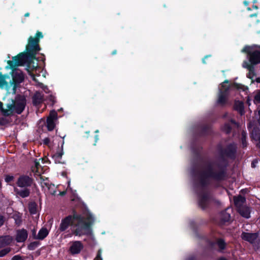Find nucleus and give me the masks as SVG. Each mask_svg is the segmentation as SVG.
Returning <instances> with one entry per match:
<instances>
[{"label":"nucleus","mask_w":260,"mask_h":260,"mask_svg":"<svg viewBox=\"0 0 260 260\" xmlns=\"http://www.w3.org/2000/svg\"><path fill=\"white\" fill-rule=\"evenodd\" d=\"M237 152V145L233 142L228 144L224 148H218L219 161L216 163L217 170L214 171L211 163H208L204 170L196 172L198 177L199 184L203 188L207 187L210 184L209 179L211 178L217 182L224 181L228 178V167L229 161L227 159L232 160L236 159Z\"/></svg>","instance_id":"1"},{"label":"nucleus","mask_w":260,"mask_h":260,"mask_svg":"<svg viewBox=\"0 0 260 260\" xmlns=\"http://www.w3.org/2000/svg\"><path fill=\"white\" fill-rule=\"evenodd\" d=\"M43 37L42 32L37 31L34 37L30 36L28 38L25 51L12 57L13 60L20 62V66L26 64V70L35 82H37V80L32 72L37 70L38 65L35 64L34 60H37L36 55L41 49L39 44L40 39Z\"/></svg>","instance_id":"2"},{"label":"nucleus","mask_w":260,"mask_h":260,"mask_svg":"<svg viewBox=\"0 0 260 260\" xmlns=\"http://www.w3.org/2000/svg\"><path fill=\"white\" fill-rule=\"evenodd\" d=\"M86 220L81 214L73 210L72 215H69L61 219L58 231L64 232L70 226H73L76 227L73 231L74 235L79 236L83 235H90L92 234L91 226L94 222V218L89 214L86 217Z\"/></svg>","instance_id":"3"},{"label":"nucleus","mask_w":260,"mask_h":260,"mask_svg":"<svg viewBox=\"0 0 260 260\" xmlns=\"http://www.w3.org/2000/svg\"><path fill=\"white\" fill-rule=\"evenodd\" d=\"M20 62L16 61L14 60L7 61L8 65L6 67V69H11V75L12 79L10 83L13 86V89L15 91L18 85L22 83L24 80V76L21 70L17 67L20 66Z\"/></svg>","instance_id":"4"},{"label":"nucleus","mask_w":260,"mask_h":260,"mask_svg":"<svg viewBox=\"0 0 260 260\" xmlns=\"http://www.w3.org/2000/svg\"><path fill=\"white\" fill-rule=\"evenodd\" d=\"M229 82V80H225L221 84L222 89H219L218 99L217 101V104L219 106H223L227 103L230 88H234L237 90H241L242 91H245L246 89H248L247 87H245L244 85L236 82L230 85H226L224 84V83H228Z\"/></svg>","instance_id":"5"},{"label":"nucleus","mask_w":260,"mask_h":260,"mask_svg":"<svg viewBox=\"0 0 260 260\" xmlns=\"http://www.w3.org/2000/svg\"><path fill=\"white\" fill-rule=\"evenodd\" d=\"M34 179L27 175H21L16 182L17 185L23 189L18 190L15 189V191L17 194L22 198L28 197L30 193V189L28 187H30L34 183Z\"/></svg>","instance_id":"6"},{"label":"nucleus","mask_w":260,"mask_h":260,"mask_svg":"<svg viewBox=\"0 0 260 260\" xmlns=\"http://www.w3.org/2000/svg\"><path fill=\"white\" fill-rule=\"evenodd\" d=\"M26 104V100L24 95L17 94L14 100H12V103L7 104V108L9 109L10 116L14 113L21 114L24 111Z\"/></svg>","instance_id":"7"},{"label":"nucleus","mask_w":260,"mask_h":260,"mask_svg":"<svg viewBox=\"0 0 260 260\" xmlns=\"http://www.w3.org/2000/svg\"><path fill=\"white\" fill-rule=\"evenodd\" d=\"M242 52L247 54L251 64L254 65L260 63V51H252L250 47L245 46L242 49Z\"/></svg>","instance_id":"8"},{"label":"nucleus","mask_w":260,"mask_h":260,"mask_svg":"<svg viewBox=\"0 0 260 260\" xmlns=\"http://www.w3.org/2000/svg\"><path fill=\"white\" fill-rule=\"evenodd\" d=\"M198 198V205L202 210H205L208 207L210 201H214L213 197L208 192L199 193Z\"/></svg>","instance_id":"9"},{"label":"nucleus","mask_w":260,"mask_h":260,"mask_svg":"<svg viewBox=\"0 0 260 260\" xmlns=\"http://www.w3.org/2000/svg\"><path fill=\"white\" fill-rule=\"evenodd\" d=\"M241 237L242 240L247 241L251 244H253L258 237V234L257 233H247L243 232L241 234Z\"/></svg>","instance_id":"10"},{"label":"nucleus","mask_w":260,"mask_h":260,"mask_svg":"<svg viewBox=\"0 0 260 260\" xmlns=\"http://www.w3.org/2000/svg\"><path fill=\"white\" fill-rule=\"evenodd\" d=\"M83 247V245L81 241H75L72 243L70 247L69 251L72 254H76L79 253Z\"/></svg>","instance_id":"11"},{"label":"nucleus","mask_w":260,"mask_h":260,"mask_svg":"<svg viewBox=\"0 0 260 260\" xmlns=\"http://www.w3.org/2000/svg\"><path fill=\"white\" fill-rule=\"evenodd\" d=\"M28 233L26 230L22 229L17 231L16 240L17 242H24L27 239Z\"/></svg>","instance_id":"12"},{"label":"nucleus","mask_w":260,"mask_h":260,"mask_svg":"<svg viewBox=\"0 0 260 260\" xmlns=\"http://www.w3.org/2000/svg\"><path fill=\"white\" fill-rule=\"evenodd\" d=\"M233 109L235 111L238 112L241 116L244 115V105L242 101L235 100L234 102Z\"/></svg>","instance_id":"13"},{"label":"nucleus","mask_w":260,"mask_h":260,"mask_svg":"<svg viewBox=\"0 0 260 260\" xmlns=\"http://www.w3.org/2000/svg\"><path fill=\"white\" fill-rule=\"evenodd\" d=\"M64 144V141H62L61 145V147H58L57 151L52 155V157L54 159L55 161L56 162L57 161L58 163H60L59 159H60L62 157V155L63 154V146Z\"/></svg>","instance_id":"14"},{"label":"nucleus","mask_w":260,"mask_h":260,"mask_svg":"<svg viewBox=\"0 0 260 260\" xmlns=\"http://www.w3.org/2000/svg\"><path fill=\"white\" fill-rule=\"evenodd\" d=\"M12 241V237L9 235L0 236V248L9 245Z\"/></svg>","instance_id":"15"},{"label":"nucleus","mask_w":260,"mask_h":260,"mask_svg":"<svg viewBox=\"0 0 260 260\" xmlns=\"http://www.w3.org/2000/svg\"><path fill=\"white\" fill-rule=\"evenodd\" d=\"M235 206L237 208L243 206V204L246 202V198L241 196H234L233 198Z\"/></svg>","instance_id":"16"},{"label":"nucleus","mask_w":260,"mask_h":260,"mask_svg":"<svg viewBox=\"0 0 260 260\" xmlns=\"http://www.w3.org/2000/svg\"><path fill=\"white\" fill-rule=\"evenodd\" d=\"M43 102V94L40 92H36L32 96V102L34 105L37 106Z\"/></svg>","instance_id":"17"},{"label":"nucleus","mask_w":260,"mask_h":260,"mask_svg":"<svg viewBox=\"0 0 260 260\" xmlns=\"http://www.w3.org/2000/svg\"><path fill=\"white\" fill-rule=\"evenodd\" d=\"M238 212L243 217L249 218L250 217V211L249 208L246 206H242L237 208Z\"/></svg>","instance_id":"18"},{"label":"nucleus","mask_w":260,"mask_h":260,"mask_svg":"<svg viewBox=\"0 0 260 260\" xmlns=\"http://www.w3.org/2000/svg\"><path fill=\"white\" fill-rule=\"evenodd\" d=\"M220 222L222 224H224L225 222H229L231 220V215L227 213L225 210L220 212Z\"/></svg>","instance_id":"19"},{"label":"nucleus","mask_w":260,"mask_h":260,"mask_svg":"<svg viewBox=\"0 0 260 260\" xmlns=\"http://www.w3.org/2000/svg\"><path fill=\"white\" fill-rule=\"evenodd\" d=\"M216 243L218 247V251L222 252L226 248L227 244L224 240L222 238H217L216 240Z\"/></svg>","instance_id":"20"},{"label":"nucleus","mask_w":260,"mask_h":260,"mask_svg":"<svg viewBox=\"0 0 260 260\" xmlns=\"http://www.w3.org/2000/svg\"><path fill=\"white\" fill-rule=\"evenodd\" d=\"M211 133V126L209 125H205L201 127L199 133L201 136H205L210 135Z\"/></svg>","instance_id":"21"},{"label":"nucleus","mask_w":260,"mask_h":260,"mask_svg":"<svg viewBox=\"0 0 260 260\" xmlns=\"http://www.w3.org/2000/svg\"><path fill=\"white\" fill-rule=\"evenodd\" d=\"M49 234V231L45 228H41L37 235V239L42 240L44 239Z\"/></svg>","instance_id":"22"},{"label":"nucleus","mask_w":260,"mask_h":260,"mask_svg":"<svg viewBox=\"0 0 260 260\" xmlns=\"http://www.w3.org/2000/svg\"><path fill=\"white\" fill-rule=\"evenodd\" d=\"M251 137L255 141H257L260 138V129L257 126H254L252 128L251 133Z\"/></svg>","instance_id":"23"},{"label":"nucleus","mask_w":260,"mask_h":260,"mask_svg":"<svg viewBox=\"0 0 260 260\" xmlns=\"http://www.w3.org/2000/svg\"><path fill=\"white\" fill-rule=\"evenodd\" d=\"M193 154L197 157L199 158L201 160L202 158H201V153L203 150V147L201 146H193L191 148Z\"/></svg>","instance_id":"24"},{"label":"nucleus","mask_w":260,"mask_h":260,"mask_svg":"<svg viewBox=\"0 0 260 260\" xmlns=\"http://www.w3.org/2000/svg\"><path fill=\"white\" fill-rule=\"evenodd\" d=\"M7 79H10V76L8 74L3 75L0 72V87H3L5 85H8V82L6 81Z\"/></svg>","instance_id":"25"},{"label":"nucleus","mask_w":260,"mask_h":260,"mask_svg":"<svg viewBox=\"0 0 260 260\" xmlns=\"http://www.w3.org/2000/svg\"><path fill=\"white\" fill-rule=\"evenodd\" d=\"M46 126L47 127V129L49 131H52V130H53L55 126L54 120L50 119V118H47Z\"/></svg>","instance_id":"26"},{"label":"nucleus","mask_w":260,"mask_h":260,"mask_svg":"<svg viewBox=\"0 0 260 260\" xmlns=\"http://www.w3.org/2000/svg\"><path fill=\"white\" fill-rule=\"evenodd\" d=\"M247 139V134L245 132L243 131L241 133V143L242 145L243 148H245L247 146V142L246 141Z\"/></svg>","instance_id":"27"},{"label":"nucleus","mask_w":260,"mask_h":260,"mask_svg":"<svg viewBox=\"0 0 260 260\" xmlns=\"http://www.w3.org/2000/svg\"><path fill=\"white\" fill-rule=\"evenodd\" d=\"M34 167H31L32 172L35 173V174H39L40 172L39 171V170L41 167V166L40 164V162L37 159H36L34 161Z\"/></svg>","instance_id":"28"},{"label":"nucleus","mask_w":260,"mask_h":260,"mask_svg":"<svg viewBox=\"0 0 260 260\" xmlns=\"http://www.w3.org/2000/svg\"><path fill=\"white\" fill-rule=\"evenodd\" d=\"M0 111L3 116L5 117L10 116L9 109H5L3 106V103L2 102H0Z\"/></svg>","instance_id":"29"},{"label":"nucleus","mask_w":260,"mask_h":260,"mask_svg":"<svg viewBox=\"0 0 260 260\" xmlns=\"http://www.w3.org/2000/svg\"><path fill=\"white\" fill-rule=\"evenodd\" d=\"M40 245L41 243L39 241H34L30 242L27 245V249L29 250H34Z\"/></svg>","instance_id":"30"},{"label":"nucleus","mask_w":260,"mask_h":260,"mask_svg":"<svg viewBox=\"0 0 260 260\" xmlns=\"http://www.w3.org/2000/svg\"><path fill=\"white\" fill-rule=\"evenodd\" d=\"M28 209L30 214H36L37 213V204L35 203L29 204Z\"/></svg>","instance_id":"31"},{"label":"nucleus","mask_w":260,"mask_h":260,"mask_svg":"<svg viewBox=\"0 0 260 260\" xmlns=\"http://www.w3.org/2000/svg\"><path fill=\"white\" fill-rule=\"evenodd\" d=\"M247 68L249 70V72L248 74L247 75V77L248 78H250V79H252V77L251 76V75L252 76H255V74L254 71V68L251 65H248V67H247Z\"/></svg>","instance_id":"32"},{"label":"nucleus","mask_w":260,"mask_h":260,"mask_svg":"<svg viewBox=\"0 0 260 260\" xmlns=\"http://www.w3.org/2000/svg\"><path fill=\"white\" fill-rule=\"evenodd\" d=\"M11 251L10 247H7L0 250V257H3L9 253Z\"/></svg>","instance_id":"33"},{"label":"nucleus","mask_w":260,"mask_h":260,"mask_svg":"<svg viewBox=\"0 0 260 260\" xmlns=\"http://www.w3.org/2000/svg\"><path fill=\"white\" fill-rule=\"evenodd\" d=\"M57 112L53 110L50 111L49 116L47 117V118H50V119H52L55 120L57 119Z\"/></svg>","instance_id":"34"},{"label":"nucleus","mask_w":260,"mask_h":260,"mask_svg":"<svg viewBox=\"0 0 260 260\" xmlns=\"http://www.w3.org/2000/svg\"><path fill=\"white\" fill-rule=\"evenodd\" d=\"M226 134H230L232 131V126L229 123H225L223 126Z\"/></svg>","instance_id":"35"},{"label":"nucleus","mask_w":260,"mask_h":260,"mask_svg":"<svg viewBox=\"0 0 260 260\" xmlns=\"http://www.w3.org/2000/svg\"><path fill=\"white\" fill-rule=\"evenodd\" d=\"M9 123V121L6 118L0 117V125H5Z\"/></svg>","instance_id":"36"},{"label":"nucleus","mask_w":260,"mask_h":260,"mask_svg":"<svg viewBox=\"0 0 260 260\" xmlns=\"http://www.w3.org/2000/svg\"><path fill=\"white\" fill-rule=\"evenodd\" d=\"M102 250L101 249H99L96 257L94 258V260H103L102 256Z\"/></svg>","instance_id":"37"},{"label":"nucleus","mask_w":260,"mask_h":260,"mask_svg":"<svg viewBox=\"0 0 260 260\" xmlns=\"http://www.w3.org/2000/svg\"><path fill=\"white\" fill-rule=\"evenodd\" d=\"M14 177L13 176L7 175L5 176V180L6 182L9 183L13 180Z\"/></svg>","instance_id":"38"},{"label":"nucleus","mask_w":260,"mask_h":260,"mask_svg":"<svg viewBox=\"0 0 260 260\" xmlns=\"http://www.w3.org/2000/svg\"><path fill=\"white\" fill-rule=\"evenodd\" d=\"M254 102V103H260V91L255 95Z\"/></svg>","instance_id":"39"},{"label":"nucleus","mask_w":260,"mask_h":260,"mask_svg":"<svg viewBox=\"0 0 260 260\" xmlns=\"http://www.w3.org/2000/svg\"><path fill=\"white\" fill-rule=\"evenodd\" d=\"M42 141H43V143L44 145L48 146H49V144L50 143V140L49 138H48V137L45 138V139H44L42 140Z\"/></svg>","instance_id":"40"},{"label":"nucleus","mask_w":260,"mask_h":260,"mask_svg":"<svg viewBox=\"0 0 260 260\" xmlns=\"http://www.w3.org/2000/svg\"><path fill=\"white\" fill-rule=\"evenodd\" d=\"M31 236L34 239H37V235H36L37 230L34 228L31 230Z\"/></svg>","instance_id":"41"},{"label":"nucleus","mask_w":260,"mask_h":260,"mask_svg":"<svg viewBox=\"0 0 260 260\" xmlns=\"http://www.w3.org/2000/svg\"><path fill=\"white\" fill-rule=\"evenodd\" d=\"M11 260H24V259L20 255H15L12 257Z\"/></svg>","instance_id":"42"},{"label":"nucleus","mask_w":260,"mask_h":260,"mask_svg":"<svg viewBox=\"0 0 260 260\" xmlns=\"http://www.w3.org/2000/svg\"><path fill=\"white\" fill-rule=\"evenodd\" d=\"M45 185L48 187L49 189L50 190V193L52 195H55L56 194V190H51V185L52 184H50L49 186H48V184H47V183H45Z\"/></svg>","instance_id":"43"},{"label":"nucleus","mask_w":260,"mask_h":260,"mask_svg":"<svg viewBox=\"0 0 260 260\" xmlns=\"http://www.w3.org/2000/svg\"><path fill=\"white\" fill-rule=\"evenodd\" d=\"M5 222V218L3 215H0V228L4 225Z\"/></svg>","instance_id":"44"},{"label":"nucleus","mask_w":260,"mask_h":260,"mask_svg":"<svg viewBox=\"0 0 260 260\" xmlns=\"http://www.w3.org/2000/svg\"><path fill=\"white\" fill-rule=\"evenodd\" d=\"M49 100L52 102V105H54L56 103V100L55 96L51 95L49 97Z\"/></svg>","instance_id":"45"},{"label":"nucleus","mask_w":260,"mask_h":260,"mask_svg":"<svg viewBox=\"0 0 260 260\" xmlns=\"http://www.w3.org/2000/svg\"><path fill=\"white\" fill-rule=\"evenodd\" d=\"M94 141L93 145H95L96 142L99 140V136L98 135H95L94 137Z\"/></svg>","instance_id":"46"},{"label":"nucleus","mask_w":260,"mask_h":260,"mask_svg":"<svg viewBox=\"0 0 260 260\" xmlns=\"http://www.w3.org/2000/svg\"><path fill=\"white\" fill-rule=\"evenodd\" d=\"M208 244L210 247H213L215 246V245L216 244V242L210 241H209Z\"/></svg>","instance_id":"47"},{"label":"nucleus","mask_w":260,"mask_h":260,"mask_svg":"<svg viewBox=\"0 0 260 260\" xmlns=\"http://www.w3.org/2000/svg\"><path fill=\"white\" fill-rule=\"evenodd\" d=\"M186 260H197V259H196V256L191 255V256H188Z\"/></svg>","instance_id":"48"},{"label":"nucleus","mask_w":260,"mask_h":260,"mask_svg":"<svg viewBox=\"0 0 260 260\" xmlns=\"http://www.w3.org/2000/svg\"><path fill=\"white\" fill-rule=\"evenodd\" d=\"M209 56H210V55H206L205 56L203 59H202V62L203 63H206V58H207V57H208Z\"/></svg>","instance_id":"49"},{"label":"nucleus","mask_w":260,"mask_h":260,"mask_svg":"<svg viewBox=\"0 0 260 260\" xmlns=\"http://www.w3.org/2000/svg\"><path fill=\"white\" fill-rule=\"evenodd\" d=\"M66 194V191H60L59 192V195H60V196H63Z\"/></svg>","instance_id":"50"},{"label":"nucleus","mask_w":260,"mask_h":260,"mask_svg":"<svg viewBox=\"0 0 260 260\" xmlns=\"http://www.w3.org/2000/svg\"><path fill=\"white\" fill-rule=\"evenodd\" d=\"M255 81L258 83H260V77L256 78L255 79Z\"/></svg>","instance_id":"51"},{"label":"nucleus","mask_w":260,"mask_h":260,"mask_svg":"<svg viewBox=\"0 0 260 260\" xmlns=\"http://www.w3.org/2000/svg\"><path fill=\"white\" fill-rule=\"evenodd\" d=\"M116 53H117V51H116V50H113V51L112 52L111 54H112V55H115Z\"/></svg>","instance_id":"52"},{"label":"nucleus","mask_w":260,"mask_h":260,"mask_svg":"<svg viewBox=\"0 0 260 260\" xmlns=\"http://www.w3.org/2000/svg\"><path fill=\"white\" fill-rule=\"evenodd\" d=\"M218 260H228V259L224 257H220L218 259Z\"/></svg>","instance_id":"53"},{"label":"nucleus","mask_w":260,"mask_h":260,"mask_svg":"<svg viewBox=\"0 0 260 260\" xmlns=\"http://www.w3.org/2000/svg\"><path fill=\"white\" fill-rule=\"evenodd\" d=\"M36 254H37V256H39V255H40V254H41V252H40V250H37V251H36Z\"/></svg>","instance_id":"54"},{"label":"nucleus","mask_w":260,"mask_h":260,"mask_svg":"<svg viewBox=\"0 0 260 260\" xmlns=\"http://www.w3.org/2000/svg\"><path fill=\"white\" fill-rule=\"evenodd\" d=\"M29 13L28 12H27L25 14H24V17H28L29 16Z\"/></svg>","instance_id":"55"},{"label":"nucleus","mask_w":260,"mask_h":260,"mask_svg":"<svg viewBox=\"0 0 260 260\" xmlns=\"http://www.w3.org/2000/svg\"><path fill=\"white\" fill-rule=\"evenodd\" d=\"M258 115H259V118L258 119V122L259 124H260V110L258 111Z\"/></svg>","instance_id":"56"},{"label":"nucleus","mask_w":260,"mask_h":260,"mask_svg":"<svg viewBox=\"0 0 260 260\" xmlns=\"http://www.w3.org/2000/svg\"><path fill=\"white\" fill-rule=\"evenodd\" d=\"M85 134H87V136H85V137H86V138H88V135H89V131L86 132H85Z\"/></svg>","instance_id":"57"},{"label":"nucleus","mask_w":260,"mask_h":260,"mask_svg":"<svg viewBox=\"0 0 260 260\" xmlns=\"http://www.w3.org/2000/svg\"><path fill=\"white\" fill-rule=\"evenodd\" d=\"M252 7H253V9H258V7L256 5H253Z\"/></svg>","instance_id":"58"},{"label":"nucleus","mask_w":260,"mask_h":260,"mask_svg":"<svg viewBox=\"0 0 260 260\" xmlns=\"http://www.w3.org/2000/svg\"><path fill=\"white\" fill-rule=\"evenodd\" d=\"M231 122L233 123H235L236 122L234 120H231Z\"/></svg>","instance_id":"59"},{"label":"nucleus","mask_w":260,"mask_h":260,"mask_svg":"<svg viewBox=\"0 0 260 260\" xmlns=\"http://www.w3.org/2000/svg\"><path fill=\"white\" fill-rule=\"evenodd\" d=\"M99 132V131L98 129L96 130L94 133H98Z\"/></svg>","instance_id":"60"},{"label":"nucleus","mask_w":260,"mask_h":260,"mask_svg":"<svg viewBox=\"0 0 260 260\" xmlns=\"http://www.w3.org/2000/svg\"><path fill=\"white\" fill-rule=\"evenodd\" d=\"M251 167L253 168L254 167V164H253V162L251 164Z\"/></svg>","instance_id":"61"},{"label":"nucleus","mask_w":260,"mask_h":260,"mask_svg":"<svg viewBox=\"0 0 260 260\" xmlns=\"http://www.w3.org/2000/svg\"><path fill=\"white\" fill-rule=\"evenodd\" d=\"M1 185H2V183H1V182H0V187H1Z\"/></svg>","instance_id":"62"}]
</instances>
